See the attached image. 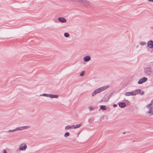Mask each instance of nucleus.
<instances>
[{
    "mask_svg": "<svg viewBox=\"0 0 153 153\" xmlns=\"http://www.w3.org/2000/svg\"><path fill=\"white\" fill-rule=\"evenodd\" d=\"M64 35L65 37H68L70 36V34L68 33H65L64 34Z\"/></svg>",
    "mask_w": 153,
    "mask_h": 153,
    "instance_id": "22",
    "label": "nucleus"
},
{
    "mask_svg": "<svg viewBox=\"0 0 153 153\" xmlns=\"http://www.w3.org/2000/svg\"><path fill=\"white\" fill-rule=\"evenodd\" d=\"M100 109L103 110V111H105L106 110L107 108L106 107L105 105H101L100 106Z\"/></svg>",
    "mask_w": 153,
    "mask_h": 153,
    "instance_id": "16",
    "label": "nucleus"
},
{
    "mask_svg": "<svg viewBox=\"0 0 153 153\" xmlns=\"http://www.w3.org/2000/svg\"><path fill=\"white\" fill-rule=\"evenodd\" d=\"M65 129L66 130L71 129H72L71 126L68 125V126H67L65 127Z\"/></svg>",
    "mask_w": 153,
    "mask_h": 153,
    "instance_id": "17",
    "label": "nucleus"
},
{
    "mask_svg": "<svg viewBox=\"0 0 153 153\" xmlns=\"http://www.w3.org/2000/svg\"><path fill=\"white\" fill-rule=\"evenodd\" d=\"M71 127H72V129L76 128V125H72Z\"/></svg>",
    "mask_w": 153,
    "mask_h": 153,
    "instance_id": "27",
    "label": "nucleus"
},
{
    "mask_svg": "<svg viewBox=\"0 0 153 153\" xmlns=\"http://www.w3.org/2000/svg\"><path fill=\"white\" fill-rule=\"evenodd\" d=\"M81 3L85 5L87 7H90V3L86 0H82Z\"/></svg>",
    "mask_w": 153,
    "mask_h": 153,
    "instance_id": "5",
    "label": "nucleus"
},
{
    "mask_svg": "<svg viewBox=\"0 0 153 153\" xmlns=\"http://www.w3.org/2000/svg\"><path fill=\"white\" fill-rule=\"evenodd\" d=\"M125 107L126 106V104H125Z\"/></svg>",
    "mask_w": 153,
    "mask_h": 153,
    "instance_id": "36",
    "label": "nucleus"
},
{
    "mask_svg": "<svg viewBox=\"0 0 153 153\" xmlns=\"http://www.w3.org/2000/svg\"><path fill=\"white\" fill-rule=\"evenodd\" d=\"M58 20L62 23H65L66 22V19L63 17H59L58 18Z\"/></svg>",
    "mask_w": 153,
    "mask_h": 153,
    "instance_id": "11",
    "label": "nucleus"
},
{
    "mask_svg": "<svg viewBox=\"0 0 153 153\" xmlns=\"http://www.w3.org/2000/svg\"><path fill=\"white\" fill-rule=\"evenodd\" d=\"M126 101H127V100H126ZM125 102H126V100H125Z\"/></svg>",
    "mask_w": 153,
    "mask_h": 153,
    "instance_id": "35",
    "label": "nucleus"
},
{
    "mask_svg": "<svg viewBox=\"0 0 153 153\" xmlns=\"http://www.w3.org/2000/svg\"><path fill=\"white\" fill-rule=\"evenodd\" d=\"M40 96L49 97L50 94H43L42 95H40Z\"/></svg>",
    "mask_w": 153,
    "mask_h": 153,
    "instance_id": "20",
    "label": "nucleus"
},
{
    "mask_svg": "<svg viewBox=\"0 0 153 153\" xmlns=\"http://www.w3.org/2000/svg\"><path fill=\"white\" fill-rule=\"evenodd\" d=\"M12 137V136L11 135H10L9 137V138H11V137Z\"/></svg>",
    "mask_w": 153,
    "mask_h": 153,
    "instance_id": "33",
    "label": "nucleus"
},
{
    "mask_svg": "<svg viewBox=\"0 0 153 153\" xmlns=\"http://www.w3.org/2000/svg\"><path fill=\"white\" fill-rule=\"evenodd\" d=\"M140 93L141 95H143L144 93V91H142V92H141Z\"/></svg>",
    "mask_w": 153,
    "mask_h": 153,
    "instance_id": "28",
    "label": "nucleus"
},
{
    "mask_svg": "<svg viewBox=\"0 0 153 153\" xmlns=\"http://www.w3.org/2000/svg\"><path fill=\"white\" fill-rule=\"evenodd\" d=\"M113 106L114 107H116L117 106V105L116 104H114L113 105Z\"/></svg>",
    "mask_w": 153,
    "mask_h": 153,
    "instance_id": "30",
    "label": "nucleus"
},
{
    "mask_svg": "<svg viewBox=\"0 0 153 153\" xmlns=\"http://www.w3.org/2000/svg\"><path fill=\"white\" fill-rule=\"evenodd\" d=\"M73 1L75 2H79L81 3L82 0H72Z\"/></svg>",
    "mask_w": 153,
    "mask_h": 153,
    "instance_id": "24",
    "label": "nucleus"
},
{
    "mask_svg": "<svg viewBox=\"0 0 153 153\" xmlns=\"http://www.w3.org/2000/svg\"><path fill=\"white\" fill-rule=\"evenodd\" d=\"M119 106L121 108H124V102H120L119 103Z\"/></svg>",
    "mask_w": 153,
    "mask_h": 153,
    "instance_id": "14",
    "label": "nucleus"
},
{
    "mask_svg": "<svg viewBox=\"0 0 153 153\" xmlns=\"http://www.w3.org/2000/svg\"><path fill=\"white\" fill-rule=\"evenodd\" d=\"M109 87V85H106L102 87L99 88L95 90L92 93V96H93L96 94L99 93L102 91L105 90Z\"/></svg>",
    "mask_w": 153,
    "mask_h": 153,
    "instance_id": "1",
    "label": "nucleus"
},
{
    "mask_svg": "<svg viewBox=\"0 0 153 153\" xmlns=\"http://www.w3.org/2000/svg\"><path fill=\"white\" fill-rule=\"evenodd\" d=\"M59 97L57 95L50 94L49 97L51 98H57Z\"/></svg>",
    "mask_w": 153,
    "mask_h": 153,
    "instance_id": "15",
    "label": "nucleus"
},
{
    "mask_svg": "<svg viewBox=\"0 0 153 153\" xmlns=\"http://www.w3.org/2000/svg\"><path fill=\"white\" fill-rule=\"evenodd\" d=\"M22 127H18L15 129L13 130H9L8 131H7V132H14L16 131H17L19 130H22Z\"/></svg>",
    "mask_w": 153,
    "mask_h": 153,
    "instance_id": "9",
    "label": "nucleus"
},
{
    "mask_svg": "<svg viewBox=\"0 0 153 153\" xmlns=\"http://www.w3.org/2000/svg\"><path fill=\"white\" fill-rule=\"evenodd\" d=\"M148 1H149L153 2V0H148Z\"/></svg>",
    "mask_w": 153,
    "mask_h": 153,
    "instance_id": "32",
    "label": "nucleus"
},
{
    "mask_svg": "<svg viewBox=\"0 0 153 153\" xmlns=\"http://www.w3.org/2000/svg\"><path fill=\"white\" fill-rule=\"evenodd\" d=\"M82 125V123H80L79 124H78L76 125V128H79Z\"/></svg>",
    "mask_w": 153,
    "mask_h": 153,
    "instance_id": "19",
    "label": "nucleus"
},
{
    "mask_svg": "<svg viewBox=\"0 0 153 153\" xmlns=\"http://www.w3.org/2000/svg\"><path fill=\"white\" fill-rule=\"evenodd\" d=\"M144 72L147 76H153V71L151 68H146L144 69Z\"/></svg>",
    "mask_w": 153,
    "mask_h": 153,
    "instance_id": "2",
    "label": "nucleus"
},
{
    "mask_svg": "<svg viewBox=\"0 0 153 153\" xmlns=\"http://www.w3.org/2000/svg\"><path fill=\"white\" fill-rule=\"evenodd\" d=\"M70 135V133L68 132H67L65 133L64 134V137H67L68 136H69Z\"/></svg>",
    "mask_w": 153,
    "mask_h": 153,
    "instance_id": "23",
    "label": "nucleus"
},
{
    "mask_svg": "<svg viewBox=\"0 0 153 153\" xmlns=\"http://www.w3.org/2000/svg\"><path fill=\"white\" fill-rule=\"evenodd\" d=\"M153 104V100H152L150 103L147 105L146 106H149L151 107H152V104Z\"/></svg>",
    "mask_w": 153,
    "mask_h": 153,
    "instance_id": "21",
    "label": "nucleus"
},
{
    "mask_svg": "<svg viewBox=\"0 0 153 153\" xmlns=\"http://www.w3.org/2000/svg\"><path fill=\"white\" fill-rule=\"evenodd\" d=\"M22 127V130L24 129H26V128H28L29 127L27 126H22V127Z\"/></svg>",
    "mask_w": 153,
    "mask_h": 153,
    "instance_id": "26",
    "label": "nucleus"
},
{
    "mask_svg": "<svg viewBox=\"0 0 153 153\" xmlns=\"http://www.w3.org/2000/svg\"><path fill=\"white\" fill-rule=\"evenodd\" d=\"M85 71H82L80 74V76H83L84 74H85Z\"/></svg>",
    "mask_w": 153,
    "mask_h": 153,
    "instance_id": "25",
    "label": "nucleus"
},
{
    "mask_svg": "<svg viewBox=\"0 0 153 153\" xmlns=\"http://www.w3.org/2000/svg\"><path fill=\"white\" fill-rule=\"evenodd\" d=\"M27 147V145L25 143H22L20 146L19 149L21 150L25 151L26 150Z\"/></svg>",
    "mask_w": 153,
    "mask_h": 153,
    "instance_id": "6",
    "label": "nucleus"
},
{
    "mask_svg": "<svg viewBox=\"0 0 153 153\" xmlns=\"http://www.w3.org/2000/svg\"><path fill=\"white\" fill-rule=\"evenodd\" d=\"M146 43L145 42H139V44L141 45H144L146 44Z\"/></svg>",
    "mask_w": 153,
    "mask_h": 153,
    "instance_id": "18",
    "label": "nucleus"
},
{
    "mask_svg": "<svg viewBox=\"0 0 153 153\" xmlns=\"http://www.w3.org/2000/svg\"><path fill=\"white\" fill-rule=\"evenodd\" d=\"M91 57L89 56H85L83 58V60L85 62H87L91 60Z\"/></svg>",
    "mask_w": 153,
    "mask_h": 153,
    "instance_id": "12",
    "label": "nucleus"
},
{
    "mask_svg": "<svg viewBox=\"0 0 153 153\" xmlns=\"http://www.w3.org/2000/svg\"><path fill=\"white\" fill-rule=\"evenodd\" d=\"M147 44L148 47L150 48H153V41L149 40L147 42Z\"/></svg>",
    "mask_w": 153,
    "mask_h": 153,
    "instance_id": "8",
    "label": "nucleus"
},
{
    "mask_svg": "<svg viewBox=\"0 0 153 153\" xmlns=\"http://www.w3.org/2000/svg\"><path fill=\"white\" fill-rule=\"evenodd\" d=\"M125 95L126 96H134L133 92H128L125 93Z\"/></svg>",
    "mask_w": 153,
    "mask_h": 153,
    "instance_id": "13",
    "label": "nucleus"
},
{
    "mask_svg": "<svg viewBox=\"0 0 153 153\" xmlns=\"http://www.w3.org/2000/svg\"><path fill=\"white\" fill-rule=\"evenodd\" d=\"M123 134H124V132H123Z\"/></svg>",
    "mask_w": 153,
    "mask_h": 153,
    "instance_id": "34",
    "label": "nucleus"
},
{
    "mask_svg": "<svg viewBox=\"0 0 153 153\" xmlns=\"http://www.w3.org/2000/svg\"><path fill=\"white\" fill-rule=\"evenodd\" d=\"M146 108L148 109L146 113L149 116H151L153 114V108L152 107L149 106H146Z\"/></svg>",
    "mask_w": 153,
    "mask_h": 153,
    "instance_id": "4",
    "label": "nucleus"
},
{
    "mask_svg": "<svg viewBox=\"0 0 153 153\" xmlns=\"http://www.w3.org/2000/svg\"><path fill=\"white\" fill-rule=\"evenodd\" d=\"M89 109H90V111H92V107H89Z\"/></svg>",
    "mask_w": 153,
    "mask_h": 153,
    "instance_id": "31",
    "label": "nucleus"
},
{
    "mask_svg": "<svg viewBox=\"0 0 153 153\" xmlns=\"http://www.w3.org/2000/svg\"><path fill=\"white\" fill-rule=\"evenodd\" d=\"M147 80V79L146 77H143L140 79L138 82V83L140 84L146 82Z\"/></svg>",
    "mask_w": 153,
    "mask_h": 153,
    "instance_id": "7",
    "label": "nucleus"
},
{
    "mask_svg": "<svg viewBox=\"0 0 153 153\" xmlns=\"http://www.w3.org/2000/svg\"><path fill=\"white\" fill-rule=\"evenodd\" d=\"M3 153H7V152L6 150L4 149L3 150Z\"/></svg>",
    "mask_w": 153,
    "mask_h": 153,
    "instance_id": "29",
    "label": "nucleus"
},
{
    "mask_svg": "<svg viewBox=\"0 0 153 153\" xmlns=\"http://www.w3.org/2000/svg\"><path fill=\"white\" fill-rule=\"evenodd\" d=\"M113 94L112 92L110 93L109 95L106 94L103 97L101 100V102H107L108 101L109 98L111 97Z\"/></svg>",
    "mask_w": 153,
    "mask_h": 153,
    "instance_id": "3",
    "label": "nucleus"
},
{
    "mask_svg": "<svg viewBox=\"0 0 153 153\" xmlns=\"http://www.w3.org/2000/svg\"><path fill=\"white\" fill-rule=\"evenodd\" d=\"M141 90L140 89H137L133 91V95H136L140 93L141 92Z\"/></svg>",
    "mask_w": 153,
    "mask_h": 153,
    "instance_id": "10",
    "label": "nucleus"
}]
</instances>
